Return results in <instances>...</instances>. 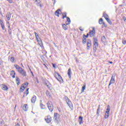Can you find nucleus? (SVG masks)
Returning <instances> with one entry per match:
<instances>
[{
  "label": "nucleus",
  "instance_id": "nucleus-1",
  "mask_svg": "<svg viewBox=\"0 0 126 126\" xmlns=\"http://www.w3.org/2000/svg\"><path fill=\"white\" fill-rule=\"evenodd\" d=\"M64 99L66 101V103L67 104L70 109H71V110H73V105L72 104V102H71V101L69 100V98H68V97H67L66 96H65Z\"/></svg>",
  "mask_w": 126,
  "mask_h": 126
},
{
  "label": "nucleus",
  "instance_id": "nucleus-2",
  "mask_svg": "<svg viewBox=\"0 0 126 126\" xmlns=\"http://www.w3.org/2000/svg\"><path fill=\"white\" fill-rule=\"evenodd\" d=\"M34 34L37 41L39 43V45L40 47H42V46H43V43H42V40H41V38H40V36H39V35H38V33H37V32H34Z\"/></svg>",
  "mask_w": 126,
  "mask_h": 126
},
{
  "label": "nucleus",
  "instance_id": "nucleus-3",
  "mask_svg": "<svg viewBox=\"0 0 126 126\" xmlns=\"http://www.w3.org/2000/svg\"><path fill=\"white\" fill-rule=\"evenodd\" d=\"M47 107L50 112H53L54 110V106L53 105V103L52 101H48L47 103Z\"/></svg>",
  "mask_w": 126,
  "mask_h": 126
},
{
  "label": "nucleus",
  "instance_id": "nucleus-4",
  "mask_svg": "<svg viewBox=\"0 0 126 126\" xmlns=\"http://www.w3.org/2000/svg\"><path fill=\"white\" fill-rule=\"evenodd\" d=\"M53 119L54 122H59V120H60V115L58 113H55Z\"/></svg>",
  "mask_w": 126,
  "mask_h": 126
},
{
  "label": "nucleus",
  "instance_id": "nucleus-5",
  "mask_svg": "<svg viewBox=\"0 0 126 126\" xmlns=\"http://www.w3.org/2000/svg\"><path fill=\"white\" fill-rule=\"evenodd\" d=\"M55 77L56 79L58 80V81H60V82H62V81H63V78H62V76L61 75H60V74H59V73H57L55 74Z\"/></svg>",
  "mask_w": 126,
  "mask_h": 126
},
{
  "label": "nucleus",
  "instance_id": "nucleus-6",
  "mask_svg": "<svg viewBox=\"0 0 126 126\" xmlns=\"http://www.w3.org/2000/svg\"><path fill=\"white\" fill-rule=\"evenodd\" d=\"M44 120L47 124H50L52 122V117H51V116L48 115L45 118Z\"/></svg>",
  "mask_w": 126,
  "mask_h": 126
},
{
  "label": "nucleus",
  "instance_id": "nucleus-7",
  "mask_svg": "<svg viewBox=\"0 0 126 126\" xmlns=\"http://www.w3.org/2000/svg\"><path fill=\"white\" fill-rule=\"evenodd\" d=\"M92 45V43H91V40L90 39H89L87 42V50H90Z\"/></svg>",
  "mask_w": 126,
  "mask_h": 126
},
{
  "label": "nucleus",
  "instance_id": "nucleus-8",
  "mask_svg": "<svg viewBox=\"0 0 126 126\" xmlns=\"http://www.w3.org/2000/svg\"><path fill=\"white\" fill-rule=\"evenodd\" d=\"M89 35L90 37H94L95 35V28H93V30L89 32Z\"/></svg>",
  "mask_w": 126,
  "mask_h": 126
},
{
  "label": "nucleus",
  "instance_id": "nucleus-9",
  "mask_svg": "<svg viewBox=\"0 0 126 126\" xmlns=\"http://www.w3.org/2000/svg\"><path fill=\"white\" fill-rule=\"evenodd\" d=\"M18 72L22 74L23 76H26V71L24 70L22 68L20 69V70H19Z\"/></svg>",
  "mask_w": 126,
  "mask_h": 126
},
{
  "label": "nucleus",
  "instance_id": "nucleus-10",
  "mask_svg": "<svg viewBox=\"0 0 126 126\" xmlns=\"http://www.w3.org/2000/svg\"><path fill=\"white\" fill-rule=\"evenodd\" d=\"M115 75L113 74L111 79L110 80V81L109 82V85H111L112 84H114L115 83Z\"/></svg>",
  "mask_w": 126,
  "mask_h": 126
},
{
  "label": "nucleus",
  "instance_id": "nucleus-11",
  "mask_svg": "<svg viewBox=\"0 0 126 126\" xmlns=\"http://www.w3.org/2000/svg\"><path fill=\"white\" fill-rule=\"evenodd\" d=\"M23 110L25 111V112H27L28 111V104H24L22 106Z\"/></svg>",
  "mask_w": 126,
  "mask_h": 126
},
{
  "label": "nucleus",
  "instance_id": "nucleus-12",
  "mask_svg": "<svg viewBox=\"0 0 126 126\" xmlns=\"http://www.w3.org/2000/svg\"><path fill=\"white\" fill-rule=\"evenodd\" d=\"M79 123L80 125H82L83 124V117H82L81 116H80L79 117Z\"/></svg>",
  "mask_w": 126,
  "mask_h": 126
},
{
  "label": "nucleus",
  "instance_id": "nucleus-13",
  "mask_svg": "<svg viewBox=\"0 0 126 126\" xmlns=\"http://www.w3.org/2000/svg\"><path fill=\"white\" fill-rule=\"evenodd\" d=\"M46 85L50 90H52V85L50 83V82H47L46 83Z\"/></svg>",
  "mask_w": 126,
  "mask_h": 126
},
{
  "label": "nucleus",
  "instance_id": "nucleus-14",
  "mask_svg": "<svg viewBox=\"0 0 126 126\" xmlns=\"http://www.w3.org/2000/svg\"><path fill=\"white\" fill-rule=\"evenodd\" d=\"M37 99V97H36L35 95H33L32 99H31V102L32 103H35V102H36V100Z\"/></svg>",
  "mask_w": 126,
  "mask_h": 126
},
{
  "label": "nucleus",
  "instance_id": "nucleus-15",
  "mask_svg": "<svg viewBox=\"0 0 126 126\" xmlns=\"http://www.w3.org/2000/svg\"><path fill=\"white\" fill-rule=\"evenodd\" d=\"M60 11H61V9H58L55 12V15H56V16H58V17H60Z\"/></svg>",
  "mask_w": 126,
  "mask_h": 126
},
{
  "label": "nucleus",
  "instance_id": "nucleus-16",
  "mask_svg": "<svg viewBox=\"0 0 126 126\" xmlns=\"http://www.w3.org/2000/svg\"><path fill=\"white\" fill-rule=\"evenodd\" d=\"M10 75L13 78H15V71L14 70L11 71Z\"/></svg>",
  "mask_w": 126,
  "mask_h": 126
},
{
  "label": "nucleus",
  "instance_id": "nucleus-17",
  "mask_svg": "<svg viewBox=\"0 0 126 126\" xmlns=\"http://www.w3.org/2000/svg\"><path fill=\"white\" fill-rule=\"evenodd\" d=\"M29 84V83L28 82H27L24 83L22 85V87H23V88H24V89H25L26 88V87H27V86H28Z\"/></svg>",
  "mask_w": 126,
  "mask_h": 126
},
{
  "label": "nucleus",
  "instance_id": "nucleus-18",
  "mask_svg": "<svg viewBox=\"0 0 126 126\" xmlns=\"http://www.w3.org/2000/svg\"><path fill=\"white\" fill-rule=\"evenodd\" d=\"M67 74L69 78H71V69L70 68L68 69Z\"/></svg>",
  "mask_w": 126,
  "mask_h": 126
},
{
  "label": "nucleus",
  "instance_id": "nucleus-19",
  "mask_svg": "<svg viewBox=\"0 0 126 126\" xmlns=\"http://www.w3.org/2000/svg\"><path fill=\"white\" fill-rule=\"evenodd\" d=\"M6 17L7 19V20H10V18H11V14H10V13H7L6 14Z\"/></svg>",
  "mask_w": 126,
  "mask_h": 126
},
{
  "label": "nucleus",
  "instance_id": "nucleus-20",
  "mask_svg": "<svg viewBox=\"0 0 126 126\" xmlns=\"http://www.w3.org/2000/svg\"><path fill=\"white\" fill-rule=\"evenodd\" d=\"M66 18L67 19L66 22V25H69L71 23L70 18H69L68 17H67ZM66 22H68V23H66Z\"/></svg>",
  "mask_w": 126,
  "mask_h": 126
},
{
  "label": "nucleus",
  "instance_id": "nucleus-21",
  "mask_svg": "<svg viewBox=\"0 0 126 126\" xmlns=\"http://www.w3.org/2000/svg\"><path fill=\"white\" fill-rule=\"evenodd\" d=\"M14 66L16 68V69H17L18 72L22 68L17 64H14Z\"/></svg>",
  "mask_w": 126,
  "mask_h": 126
},
{
  "label": "nucleus",
  "instance_id": "nucleus-22",
  "mask_svg": "<svg viewBox=\"0 0 126 126\" xmlns=\"http://www.w3.org/2000/svg\"><path fill=\"white\" fill-rule=\"evenodd\" d=\"M110 111H111L110 105H108L105 113H106V114H110Z\"/></svg>",
  "mask_w": 126,
  "mask_h": 126
},
{
  "label": "nucleus",
  "instance_id": "nucleus-23",
  "mask_svg": "<svg viewBox=\"0 0 126 126\" xmlns=\"http://www.w3.org/2000/svg\"><path fill=\"white\" fill-rule=\"evenodd\" d=\"M16 81L17 85H19V84H20V79L19 78H18V77H16Z\"/></svg>",
  "mask_w": 126,
  "mask_h": 126
},
{
  "label": "nucleus",
  "instance_id": "nucleus-24",
  "mask_svg": "<svg viewBox=\"0 0 126 126\" xmlns=\"http://www.w3.org/2000/svg\"><path fill=\"white\" fill-rule=\"evenodd\" d=\"M2 89L3 90H7L8 89V88L7 87V86L5 85H2Z\"/></svg>",
  "mask_w": 126,
  "mask_h": 126
},
{
  "label": "nucleus",
  "instance_id": "nucleus-25",
  "mask_svg": "<svg viewBox=\"0 0 126 126\" xmlns=\"http://www.w3.org/2000/svg\"><path fill=\"white\" fill-rule=\"evenodd\" d=\"M100 105H99L97 107V116H100Z\"/></svg>",
  "mask_w": 126,
  "mask_h": 126
},
{
  "label": "nucleus",
  "instance_id": "nucleus-26",
  "mask_svg": "<svg viewBox=\"0 0 126 126\" xmlns=\"http://www.w3.org/2000/svg\"><path fill=\"white\" fill-rule=\"evenodd\" d=\"M103 16L104 17L105 19H106V18H108L109 17V16L105 12L103 13Z\"/></svg>",
  "mask_w": 126,
  "mask_h": 126
},
{
  "label": "nucleus",
  "instance_id": "nucleus-27",
  "mask_svg": "<svg viewBox=\"0 0 126 126\" xmlns=\"http://www.w3.org/2000/svg\"><path fill=\"white\" fill-rule=\"evenodd\" d=\"M106 21H107V22L109 23V24H110V25H112V21H111V20H110L109 18H106Z\"/></svg>",
  "mask_w": 126,
  "mask_h": 126
},
{
  "label": "nucleus",
  "instance_id": "nucleus-28",
  "mask_svg": "<svg viewBox=\"0 0 126 126\" xmlns=\"http://www.w3.org/2000/svg\"><path fill=\"white\" fill-rule=\"evenodd\" d=\"M83 44H86V37L83 36L82 38Z\"/></svg>",
  "mask_w": 126,
  "mask_h": 126
},
{
  "label": "nucleus",
  "instance_id": "nucleus-29",
  "mask_svg": "<svg viewBox=\"0 0 126 126\" xmlns=\"http://www.w3.org/2000/svg\"><path fill=\"white\" fill-rule=\"evenodd\" d=\"M62 26H63V29H64V30H67V26H66V25L63 24Z\"/></svg>",
  "mask_w": 126,
  "mask_h": 126
},
{
  "label": "nucleus",
  "instance_id": "nucleus-30",
  "mask_svg": "<svg viewBox=\"0 0 126 126\" xmlns=\"http://www.w3.org/2000/svg\"><path fill=\"white\" fill-rule=\"evenodd\" d=\"M86 88V85H84L83 86L82 88V93H83V92H84V90H85V89Z\"/></svg>",
  "mask_w": 126,
  "mask_h": 126
},
{
  "label": "nucleus",
  "instance_id": "nucleus-31",
  "mask_svg": "<svg viewBox=\"0 0 126 126\" xmlns=\"http://www.w3.org/2000/svg\"><path fill=\"white\" fill-rule=\"evenodd\" d=\"M35 1L37 2V5H39L40 7H42V4H40V0H35Z\"/></svg>",
  "mask_w": 126,
  "mask_h": 126
},
{
  "label": "nucleus",
  "instance_id": "nucleus-32",
  "mask_svg": "<svg viewBox=\"0 0 126 126\" xmlns=\"http://www.w3.org/2000/svg\"><path fill=\"white\" fill-rule=\"evenodd\" d=\"M66 12H64L63 13V19H64V18H66Z\"/></svg>",
  "mask_w": 126,
  "mask_h": 126
},
{
  "label": "nucleus",
  "instance_id": "nucleus-33",
  "mask_svg": "<svg viewBox=\"0 0 126 126\" xmlns=\"http://www.w3.org/2000/svg\"><path fill=\"white\" fill-rule=\"evenodd\" d=\"M101 41L104 42H106V37H105V36H102L101 37Z\"/></svg>",
  "mask_w": 126,
  "mask_h": 126
},
{
  "label": "nucleus",
  "instance_id": "nucleus-34",
  "mask_svg": "<svg viewBox=\"0 0 126 126\" xmlns=\"http://www.w3.org/2000/svg\"><path fill=\"white\" fill-rule=\"evenodd\" d=\"M40 108L42 109H44L46 108V106H45V105L43 104L42 103H40Z\"/></svg>",
  "mask_w": 126,
  "mask_h": 126
},
{
  "label": "nucleus",
  "instance_id": "nucleus-35",
  "mask_svg": "<svg viewBox=\"0 0 126 126\" xmlns=\"http://www.w3.org/2000/svg\"><path fill=\"white\" fill-rule=\"evenodd\" d=\"M99 24H103V23H104V22H103V19L100 18L99 20Z\"/></svg>",
  "mask_w": 126,
  "mask_h": 126
},
{
  "label": "nucleus",
  "instance_id": "nucleus-36",
  "mask_svg": "<svg viewBox=\"0 0 126 126\" xmlns=\"http://www.w3.org/2000/svg\"><path fill=\"white\" fill-rule=\"evenodd\" d=\"M94 47L98 48V42H94Z\"/></svg>",
  "mask_w": 126,
  "mask_h": 126
},
{
  "label": "nucleus",
  "instance_id": "nucleus-37",
  "mask_svg": "<svg viewBox=\"0 0 126 126\" xmlns=\"http://www.w3.org/2000/svg\"><path fill=\"white\" fill-rule=\"evenodd\" d=\"M109 114L106 113V112H105V114L104 115V119H108L109 118Z\"/></svg>",
  "mask_w": 126,
  "mask_h": 126
},
{
  "label": "nucleus",
  "instance_id": "nucleus-38",
  "mask_svg": "<svg viewBox=\"0 0 126 126\" xmlns=\"http://www.w3.org/2000/svg\"><path fill=\"white\" fill-rule=\"evenodd\" d=\"M46 96H47V97H51V94H50V92H49L48 91H46Z\"/></svg>",
  "mask_w": 126,
  "mask_h": 126
},
{
  "label": "nucleus",
  "instance_id": "nucleus-39",
  "mask_svg": "<svg viewBox=\"0 0 126 126\" xmlns=\"http://www.w3.org/2000/svg\"><path fill=\"white\" fill-rule=\"evenodd\" d=\"M94 43H98V39H97V38L94 37Z\"/></svg>",
  "mask_w": 126,
  "mask_h": 126
},
{
  "label": "nucleus",
  "instance_id": "nucleus-40",
  "mask_svg": "<svg viewBox=\"0 0 126 126\" xmlns=\"http://www.w3.org/2000/svg\"><path fill=\"white\" fill-rule=\"evenodd\" d=\"M1 25V27L2 29V30H5V27H4V24H2Z\"/></svg>",
  "mask_w": 126,
  "mask_h": 126
},
{
  "label": "nucleus",
  "instance_id": "nucleus-41",
  "mask_svg": "<svg viewBox=\"0 0 126 126\" xmlns=\"http://www.w3.org/2000/svg\"><path fill=\"white\" fill-rule=\"evenodd\" d=\"M89 36V33H87V35L83 34V37H85V38H88Z\"/></svg>",
  "mask_w": 126,
  "mask_h": 126
},
{
  "label": "nucleus",
  "instance_id": "nucleus-42",
  "mask_svg": "<svg viewBox=\"0 0 126 126\" xmlns=\"http://www.w3.org/2000/svg\"><path fill=\"white\" fill-rule=\"evenodd\" d=\"M14 60H15L14 57H11L10 58V61L11 63H13V62H14Z\"/></svg>",
  "mask_w": 126,
  "mask_h": 126
},
{
  "label": "nucleus",
  "instance_id": "nucleus-43",
  "mask_svg": "<svg viewBox=\"0 0 126 126\" xmlns=\"http://www.w3.org/2000/svg\"><path fill=\"white\" fill-rule=\"evenodd\" d=\"M24 88H23V87H22V86H21V87L20 88V92H23V91H24Z\"/></svg>",
  "mask_w": 126,
  "mask_h": 126
},
{
  "label": "nucleus",
  "instance_id": "nucleus-44",
  "mask_svg": "<svg viewBox=\"0 0 126 126\" xmlns=\"http://www.w3.org/2000/svg\"><path fill=\"white\" fill-rule=\"evenodd\" d=\"M93 50H94V53H96V51H97V47H94Z\"/></svg>",
  "mask_w": 126,
  "mask_h": 126
},
{
  "label": "nucleus",
  "instance_id": "nucleus-45",
  "mask_svg": "<svg viewBox=\"0 0 126 126\" xmlns=\"http://www.w3.org/2000/svg\"><path fill=\"white\" fill-rule=\"evenodd\" d=\"M29 90V88H28L26 91V94L27 95H28V94H29V92L28 91Z\"/></svg>",
  "mask_w": 126,
  "mask_h": 126
},
{
  "label": "nucleus",
  "instance_id": "nucleus-46",
  "mask_svg": "<svg viewBox=\"0 0 126 126\" xmlns=\"http://www.w3.org/2000/svg\"><path fill=\"white\" fill-rule=\"evenodd\" d=\"M0 65H2V60L1 58H0Z\"/></svg>",
  "mask_w": 126,
  "mask_h": 126
},
{
  "label": "nucleus",
  "instance_id": "nucleus-47",
  "mask_svg": "<svg viewBox=\"0 0 126 126\" xmlns=\"http://www.w3.org/2000/svg\"><path fill=\"white\" fill-rule=\"evenodd\" d=\"M7 24H8V29H10V25L9 24V22H7Z\"/></svg>",
  "mask_w": 126,
  "mask_h": 126
},
{
  "label": "nucleus",
  "instance_id": "nucleus-48",
  "mask_svg": "<svg viewBox=\"0 0 126 126\" xmlns=\"http://www.w3.org/2000/svg\"><path fill=\"white\" fill-rule=\"evenodd\" d=\"M9 3H12L13 2V1L12 0H7Z\"/></svg>",
  "mask_w": 126,
  "mask_h": 126
},
{
  "label": "nucleus",
  "instance_id": "nucleus-49",
  "mask_svg": "<svg viewBox=\"0 0 126 126\" xmlns=\"http://www.w3.org/2000/svg\"><path fill=\"white\" fill-rule=\"evenodd\" d=\"M122 43H123V45H126V40H123Z\"/></svg>",
  "mask_w": 126,
  "mask_h": 126
},
{
  "label": "nucleus",
  "instance_id": "nucleus-50",
  "mask_svg": "<svg viewBox=\"0 0 126 126\" xmlns=\"http://www.w3.org/2000/svg\"><path fill=\"white\" fill-rule=\"evenodd\" d=\"M8 32L9 35H11V30L10 29H9Z\"/></svg>",
  "mask_w": 126,
  "mask_h": 126
},
{
  "label": "nucleus",
  "instance_id": "nucleus-51",
  "mask_svg": "<svg viewBox=\"0 0 126 126\" xmlns=\"http://www.w3.org/2000/svg\"><path fill=\"white\" fill-rule=\"evenodd\" d=\"M102 24H103V26L105 27V28H107V24H106L104 22L102 23Z\"/></svg>",
  "mask_w": 126,
  "mask_h": 126
},
{
  "label": "nucleus",
  "instance_id": "nucleus-52",
  "mask_svg": "<svg viewBox=\"0 0 126 126\" xmlns=\"http://www.w3.org/2000/svg\"><path fill=\"white\" fill-rule=\"evenodd\" d=\"M30 70L31 71V73L32 74V76H33V77H34V74L33 73V72H32V71H31V69H30Z\"/></svg>",
  "mask_w": 126,
  "mask_h": 126
},
{
  "label": "nucleus",
  "instance_id": "nucleus-53",
  "mask_svg": "<svg viewBox=\"0 0 126 126\" xmlns=\"http://www.w3.org/2000/svg\"><path fill=\"white\" fill-rule=\"evenodd\" d=\"M0 25L1 24H3V21H2V20H0Z\"/></svg>",
  "mask_w": 126,
  "mask_h": 126
},
{
  "label": "nucleus",
  "instance_id": "nucleus-54",
  "mask_svg": "<svg viewBox=\"0 0 126 126\" xmlns=\"http://www.w3.org/2000/svg\"><path fill=\"white\" fill-rule=\"evenodd\" d=\"M123 19L124 21H125V22H126V17L124 16V17H123Z\"/></svg>",
  "mask_w": 126,
  "mask_h": 126
},
{
  "label": "nucleus",
  "instance_id": "nucleus-55",
  "mask_svg": "<svg viewBox=\"0 0 126 126\" xmlns=\"http://www.w3.org/2000/svg\"><path fill=\"white\" fill-rule=\"evenodd\" d=\"M79 30H80V31H84V29H81V27H80V28H79Z\"/></svg>",
  "mask_w": 126,
  "mask_h": 126
},
{
  "label": "nucleus",
  "instance_id": "nucleus-56",
  "mask_svg": "<svg viewBox=\"0 0 126 126\" xmlns=\"http://www.w3.org/2000/svg\"><path fill=\"white\" fill-rule=\"evenodd\" d=\"M52 65H53V67H54V68H56V64L53 63Z\"/></svg>",
  "mask_w": 126,
  "mask_h": 126
},
{
  "label": "nucleus",
  "instance_id": "nucleus-57",
  "mask_svg": "<svg viewBox=\"0 0 126 126\" xmlns=\"http://www.w3.org/2000/svg\"><path fill=\"white\" fill-rule=\"evenodd\" d=\"M15 126H20V125H19V124L17 123V124L15 125Z\"/></svg>",
  "mask_w": 126,
  "mask_h": 126
},
{
  "label": "nucleus",
  "instance_id": "nucleus-58",
  "mask_svg": "<svg viewBox=\"0 0 126 126\" xmlns=\"http://www.w3.org/2000/svg\"><path fill=\"white\" fill-rule=\"evenodd\" d=\"M54 45L55 47H56V48L58 47V46H57V44H56L55 43H54Z\"/></svg>",
  "mask_w": 126,
  "mask_h": 126
},
{
  "label": "nucleus",
  "instance_id": "nucleus-59",
  "mask_svg": "<svg viewBox=\"0 0 126 126\" xmlns=\"http://www.w3.org/2000/svg\"><path fill=\"white\" fill-rule=\"evenodd\" d=\"M109 63H111V64L113 63V62H111V61H110Z\"/></svg>",
  "mask_w": 126,
  "mask_h": 126
},
{
  "label": "nucleus",
  "instance_id": "nucleus-60",
  "mask_svg": "<svg viewBox=\"0 0 126 126\" xmlns=\"http://www.w3.org/2000/svg\"><path fill=\"white\" fill-rule=\"evenodd\" d=\"M55 3H56V0H54V4H55Z\"/></svg>",
  "mask_w": 126,
  "mask_h": 126
},
{
  "label": "nucleus",
  "instance_id": "nucleus-61",
  "mask_svg": "<svg viewBox=\"0 0 126 126\" xmlns=\"http://www.w3.org/2000/svg\"><path fill=\"white\" fill-rule=\"evenodd\" d=\"M119 6H123V5L122 4L120 5Z\"/></svg>",
  "mask_w": 126,
  "mask_h": 126
},
{
  "label": "nucleus",
  "instance_id": "nucleus-62",
  "mask_svg": "<svg viewBox=\"0 0 126 126\" xmlns=\"http://www.w3.org/2000/svg\"><path fill=\"white\" fill-rule=\"evenodd\" d=\"M110 86L109 85H108V88H110Z\"/></svg>",
  "mask_w": 126,
  "mask_h": 126
},
{
  "label": "nucleus",
  "instance_id": "nucleus-63",
  "mask_svg": "<svg viewBox=\"0 0 126 126\" xmlns=\"http://www.w3.org/2000/svg\"><path fill=\"white\" fill-rule=\"evenodd\" d=\"M1 124H2V122H0V124H1Z\"/></svg>",
  "mask_w": 126,
  "mask_h": 126
},
{
  "label": "nucleus",
  "instance_id": "nucleus-64",
  "mask_svg": "<svg viewBox=\"0 0 126 126\" xmlns=\"http://www.w3.org/2000/svg\"><path fill=\"white\" fill-rule=\"evenodd\" d=\"M104 28V26H102V28Z\"/></svg>",
  "mask_w": 126,
  "mask_h": 126
}]
</instances>
